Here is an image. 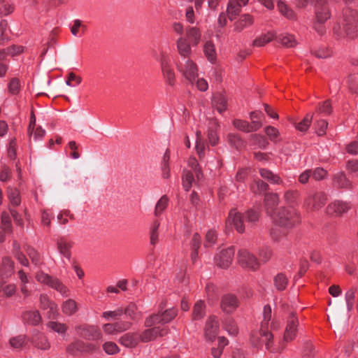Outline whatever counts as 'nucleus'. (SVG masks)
Instances as JSON below:
<instances>
[{
  "instance_id": "f257e3e1",
  "label": "nucleus",
  "mask_w": 358,
  "mask_h": 358,
  "mask_svg": "<svg viewBox=\"0 0 358 358\" xmlns=\"http://www.w3.org/2000/svg\"><path fill=\"white\" fill-rule=\"evenodd\" d=\"M273 226L270 236L275 242L283 241L289 234L291 229L299 222L296 211L292 208H282L273 217Z\"/></svg>"
},
{
  "instance_id": "f03ea898",
  "label": "nucleus",
  "mask_w": 358,
  "mask_h": 358,
  "mask_svg": "<svg viewBox=\"0 0 358 358\" xmlns=\"http://www.w3.org/2000/svg\"><path fill=\"white\" fill-rule=\"evenodd\" d=\"M201 38V30L196 27H187L185 36H180L176 41V49L179 55L183 58L189 57L192 48L199 45Z\"/></svg>"
},
{
  "instance_id": "7ed1b4c3",
  "label": "nucleus",
  "mask_w": 358,
  "mask_h": 358,
  "mask_svg": "<svg viewBox=\"0 0 358 358\" xmlns=\"http://www.w3.org/2000/svg\"><path fill=\"white\" fill-rule=\"evenodd\" d=\"M358 14L356 10L346 8L343 10L339 24L334 28V32L339 36L354 38L357 34Z\"/></svg>"
},
{
  "instance_id": "20e7f679",
  "label": "nucleus",
  "mask_w": 358,
  "mask_h": 358,
  "mask_svg": "<svg viewBox=\"0 0 358 358\" xmlns=\"http://www.w3.org/2000/svg\"><path fill=\"white\" fill-rule=\"evenodd\" d=\"M259 220V213L253 210H248L243 214L231 210L227 218V223L234 227L238 233L245 231V222L254 223Z\"/></svg>"
},
{
  "instance_id": "39448f33",
  "label": "nucleus",
  "mask_w": 358,
  "mask_h": 358,
  "mask_svg": "<svg viewBox=\"0 0 358 358\" xmlns=\"http://www.w3.org/2000/svg\"><path fill=\"white\" fill-rule=\"evenodd\" d=\"M330 17L331 13L327 4L324 2H317L315 6V20L313 22V29L319 34L323 35L326 32L324 23Z\"/></svg>"
},
{
  "instance_id": "423d86ee",
  "label": "nucleus",
  "mask_w": 358,
  "mask_h": 358,
  "mask_svg": "<svg viewBox=\"0 0 358 358\" xmlns=\"http://www.w3.org/2000/svg\"><path fill=\"white\" fill-rule=\"evenodd\" d=\"M184 59H185L184 62H179L177 63V69L186 80L193 83L198 77V66L189 57Z\"/></svg>"
},
{
  "instance_id": "0eeeda50",
  "label": "nucleus",
  "mask_w": 358,
  "mask_h": 358,
  "mask_svg": "<svg viewBox=\"0 0 358 358\" xmlns=\"http://www.w3.org/2000/svg\"><path fill=\"white\" fill-rule=\"evenodd\" d=\"M273 339V334L262 327L259 331H254L250 336V342L254 346L259 347L264 343L266 349L271 352H274L272 349Z\"/></svg>"
},
{
  "instance_id": "6e6552de",
  "label": "nucleus",
  "mask_w": 358,
  "mask_h": 358,
  "mask_svg": "<svg viewBox=\"0 0 358 358\" xmlns=\"http://www.w3.org/2000/svg\"><path fill=\"white\" fill-rule=\"evenodd\" d=\"M327 196L322 192L310 193L304 201V206L308 210L317 211L327 203Z\"/></svg>"
},
{
  "instance_id": "1a4fd4ad",
  "label": "nucleus",
  "mask_w": 358,
  "mask_h": 358,
  "mask_svg": "<svg viewBox=\"0 0 358 358\" xmlns=\"http://www.w3.org/2000/svg\"><path fill=\"white\" fill-rule=\"evenodd\" d=\"M238 262L241 267L250 271H256L259 267L256 257L245 249L238 251Z\"/></svg>"
},
{
  "instance_id": "9d476101",
  "label": "nucleus",
  "mask_w": 358,
  "mask_h": 358,
  "mask_svg": "<svg viewBox=\"0 0 358 358\" xmlns=\"http://www.w3.org/2000/svg\"><path fill=\"white\" fill-rule=\"evenodd\" d=\"M299 324V320L295 313H291L287 319L286 327L283 334V343H289L296 338Z\"/></svg>"
},
{
  "instance_id": "9b49d317",
  "label": "nucleus",
  "mask_w": 358,
  "mask_h": 358,
  "mask_svg": "<svg viewBox=\"0 0 358 358\" xmlns=\"http://www.w3.org/2000/svg\"><path fill=\"white\" fill-rule=\"evenodd\" d=\"M159 62L165 83L169 86H174L176 75L171 65V59L166 55H162L160 58Z\"/></svg>"
},
{
  "instance_id": "f8f14e48",
  "label": "nucleus",
  "mask_w": 358,
  "mask_h": 358,
  "mask_svg": "<svg viewBox=\"0 0 358 358\" xmlns=\"http://www.w3.org/2000/svg\"><path fill=\"white\" fill-rule=\"evenodd\" d=\"M76 331L78 336L90 341L99 340L102 337V334L96 326L80 325L76 327Z\"/></svg>"
},
{
  "instance_id": "ddd939ff",
  "label": "nucleus",
  "mask_w": 358,
  "mask_h": 358,
  "mask_svg": "<svg viewBox=\"0 0 358 358\" xmlns=\"http://www.w3.org/2000/svg\"><path fill=\"white\" fill-rule=\"evenodd\" d=\"M220 324L217 317L210 316L205 324L204 336L206 341H213L218 334Z\"/></svg>"
},
{
  "instance_id": "4468645a",
  "label": "nucleus",
  "mask_w": 358,
  "mask_h": 358,
  "mask_svg": "<svg viewBox=\"0 0 358 358\" xmlns=\"http://www.w3.org/2000/svg\"><path fill=\"white\" fill-rule=\"evenodd\" d=\"M97 349L93 344H87L82 341H76L66 347V352L71 355H78L83 352H92Z\"/></svg>"
},
{
  "instance_id": "2eb2a0df",
  "label": "nucleus",
  "mask_w": 358,
  "mask_h": 358,
  "mask_svg": "<svg viewBox=\"0 0 358 358\" xmlns=\"http://www.w3.org/2000/svg\"><path fill=\"white\" fill-rule=\"evenodd\" d=\"M234 257V248L229 247L220 252L215 258V264L217 266L223 268H228Z\"/></svg>"
},
{
  "instance_id": "dca6fc26",
  "label": "nucleus",
  "mask_w": 358,
  "mask_h": 358,
  "mask_svg": "<svg viewBox=\"0 0 358 358\" xmlns=\"http://www.w3.org/2000/svg\"><path fill=\"white\" fill-rule=\"evenodd\" d=\"M40 308L46 311V315L48 318H55L58 314L57 305L51 301L48 296L42 294L39 296Z\"/></svg>"
},
{
  "instance_id": "f3484780",
  "label": "nucleus",
  "mask_w": 358,
  "mask_h": 358,
  "mask_svg": "<svg viewBox=\"0 0 358 358\" xmlns=\"http://www.w3.org/2000/svg\"><path fill=\"white\" fill-rule=\"evenodd\" d=\"M168 333V329L165 327H155L151 329L145 330L141 335H139L140 341L149 342L155 339L158 336H164Z\"/></svg>"
},
{
  "instance_id": "a211bd4d",
  "label": "nucleus",
  "mask_w": 358,
  "mask_h": 358,
  "mask_svg": "<svg viewBox=\"0 0 358 358\" xmlns=\"http://www.w3.org/2000/svg\"><path fill=\"white\" fill-rule=\"evenodd\" d=\"M233 125L239 131L250 133L259 129L263 124L257 120H252V123H250L246 120L236 119L233 121Z\"/></svg>"
},
{
  "instance_id": "6ab92c4d",
  "label": "nucleus",
  "mask_w": 358,
  "mask_h": 358,
  "mask_svg": "<svg viewBox=\"0 0 358 358\" xmlns=\"http://www.w3.org/2000/svg\"><path fill=\"white\" fill-rule=\"evenodd\" d=\"M351 208L349 203L342 201H334L329 203L327 208L329 215L333 216H341L347 213Z\"/></svg>"
},
{
  "instance_id": "aec40b11",
  "label": "nucleus",
  "mask_w": 358,
  "mask_h": 358,
  "mask_svg": "<svg viewBox=\"0 0 358 358\" xmlns=\"http://www.w3.org/2000/svg\"><path fill=\"white\" fill-rule=\"evenodd\" d=\"M279 197L277 194L268 193L265 195L264 205L266 213L273 219V215L278 213L279 209L275 212L276 206L278 205Z\"/></svg>"
},
{
  "instance_id": "412c9836",
  "label": "nucleus",
  "mask_w": 358,
  "mask_h": 358,
  "mask_svg": "<svg viewBox=\"0 0 358 358\" xmlns=\"http://www.w3.org/2000/svg\"><path fill=\"white\" fill-rule=\"evenodd\" d=\"M56 243L60 255L69 260L71 257V249L73 247V242L64 237H60L57 238Z\"/></svg>"
},
{
  "instance_id": "4be33fe9",
  "label": "nucleus",
  "mask_w": 358,
  "mask_h": 358,
  "mask_svg": "<svg viewBox=\"0 0 358 358\" xmlns=\"http://www.w3.org/2000/svg\"><path fill=\"white\" fill-rule=\"evenodd\" d=\"M13 268L14 263L10 258H3L0 266V280H5L11 277L13 273Z\"/></svg>"
},
{
  "instance_id": "5701e85b",
  "label": "nucleus",
  "mask_w": 358,
  "mask_h": 358,
  "mask_svg": "<svg viewBox=\"0 0 358 358\" xmlns=\"http://www.w3.org/2000/svg\"><path fill=\"white\" fill-rule=\"evenodd\" d=\"M11 231L12 226L10 216L7 213H3L0 224V243L3 242L6 236L10 234Z\"/></svg>"
},
{
  "instance_id": "b1692460",
  "label": "nucleus",
  "mask_w": 358,
  "mask_h": 358,
  "mask_svg": "<svg viewBox=\"0 0 358 358\" xmlns=\"http://www.w3.org/2000/svg\"><path fill=\"white\" fill-rule=\"evenodd\" d=\"M213 106L220 113L225 111L227 108V99L225 92H216L212 99Z\"/></svg>"
},
{
  "instance_id": "393cba45",
  "label": "nucleus",
  "mask_w": 358,
  "mask_h": 358,
  "mask_svg": "<svg viewBox=\"0 0 358 358\" xmlns=\"http://www.w3.org/2000/svg\"><path fill=\"white\" fill-rule=\"evenodd\" d=\"M238 306V299L233 294H226L222 299L221 307L224 312L231 313L234 311Z\"/></svg>"
},
{
  "instance_id": "a878e982",
  "label": "nucleus",
  "mask_w": 358,
  "mask_h": 358,
  "mask_svg": "<svg viewBox=\"0 0 358 358\" xmlns=\"http://www.w3.org/2000/svg\"><path fill=\"white\" fill-rule=\"evenodd\" d=\"M333 185L336 188L350 189L352 188V182L346 177L343 172H339L334 176Z\"/></svg>"
},
{
  "instance_id": "bb28decb",
  "label": "nucleus",
  "mask_w": 358,
  "mask_h": 358,
  "mask_svg": "<svg viewBox=\"0 0 358 358\" xmlns=\"http://www.w3.org/2000/svg\"><path fill=\"white\" fill-rule=\"evenodd\" d=\"M119 341L127 348H134L140 341L139 335L136 333H127L120 337Z\"/></svg>"
},
{
  "instance_id": "cd10ccee",
  "label": "nucleus",
  "mask_w": 358,
  "mask_h": 358,
  "mask_svg": "<svg viewBox=\"0 0 358 358\" xmlns=\"http://www.w3.org/2000/svg\"><path fill=\"white\" fill-rule=\"evenodd\" d=\"M22 319L26 324L37 325L41 321V317L38 310L26 311L22 315Z\"/></svg>"
},
{
  "instance_id": "c85d7f7f",
  "label": "nucleus",
  "mask_w": 358,
  "mask_h": 358,
  "mask_svg": "<svg viewBox=\"0 0 358 358\" xmlns=\"http://www.w3.org/2000/svg\"><path fill=\"white\" fill-rule=\"evenodd\" d=\"M160 227V221L155 220L150 227V243L152 245H155L159 241V229Z\"/></svg>"
},
{
  "instance_id": "c756f323",
  "label": "nucleus",
  "mask_w": 358,
  "mask_h": 358,
  "mask_svg": "<svg viewBox=\"0 0 358 358\" xmlns=\"http://www.w3.org/2000/svg\"><path fill=\"white\" fill-rule=\"evenodd\" d=\"M78 310V304L73 299H67L62 305V310L66 315H72Z\"/></svg>"
},
{
  "instance_id": "7c9ffc66",
  "label": "nucleus",
  "mask_w": 358,
  "mask_h": 358,
  "mask_svg": "<svg viewBox=\"0 0 358 358\" xmlns=\"http://www.w3.org/2000/svg\"><path fill=\"white\" fill-rule=\"evenodd\" d=\"M253 18L248 14L241 15L240 19L235 23V29L237 31H242L244 28L248 27L253 24Z\"/></svg>"
},
{
  "instance_id": "2f4dec72",
  "label": "nucleus",
  "mask_w": 358,
  "mask_h": 358,
  "mask_svg": "<svg viewBox=\"0 0 358 358\" xmlns=\"http://www.w3.org/2000/svg\"><path fill=\"white\" fill-rule=\"evenodd\" d=\"M33 343L38 349L48 350L50 348V345L46 337L42 334H38L33 337Z\"/></svg>"
},
{
  "instance_id": "473e14b6",
  "label": "nucleus",
  "mask_w": 358,
  "mask_h": 358,
  "mask_svg": "<svg viewBox=\"0 0 358 358\" xmlns=\"http://www.w3.org/2000/svg\"><path fill=\"white\" fill-rule=\"evenodd\" d=\"M50 287L57 290L64 296H68L70 294L69 288L58 278H53Z\"/></svg>"
},
{
  "instance_id": "72a5a7b5",
  "label": "nucleus",
  "mask_w": 358,
  "mask_h": 358,
  "mask_svg": "<svg viewBox=\"0 0 358 358\" xmlns=\"http://www.w3.org/2000/svg\"><path fill=\"white\" fill-rule=\"evenodd\" d=\"M224 329L229 335L236 336L238 334V328L235 321L231 317H227L223 322Z\"/></svg>"
},
{
  "instance_id": "f704fd0d",
  "label": "nucleus",
  "mask_w": 358,
  "mask_h": 358,
  "mask_svg": "<svg viewBox=\"0 0 358 358\" xmlns=\"http://www.w3.org/2000/svg\"><path fill=\"white\" fill-rule=\"evenodd\" d=\"M260 176L273 184H282V180L279 176L273 174L271 171L266 169H259Z\"/></svg>"
},
{
  "instance_id": "c9c22d12",
  "label": "nucleus",
  "mask_w": 358,
  "mask_h": 358,
  "mask_svg": "<svg viewBox=\"0 0 358 358\" xmlns=\"http://www.w3.org/2000/svg\"><path fill=\"white\" fill-rule=\"evenodd\" d=\"M203 52L209 62L213 63L216 60L217 55L214 44L210 41H207L203 46Z\"/></svg>"
},
{
  "instance_id": "e433bc0d",
  "label": "nucleus",
  "mask_w": 358,
  "mask_h": 358,
  "mask_svg": "<svg viewBox=\"0 0 358 358\" xmlns=\"http://www.w3.org/2000/svg\"><path fill=\"white\" fill-rule=\"evenodd\" d=\"M241 6L236 3V0H230L227 8V12L229 16V18L232 20L235 18L241 12Z\"/></svg>"
},
{
  "instance_id": "4c0bfd02",
  "label": "nucleus",
  "mask_w": 358,
  "mask_h": 358,
  "mask_svg": "<svg viewBox=\"0 0 358 358\" xmlns=\"http://www.w3.org/2000/svg\"><path fill=\"white\" fill-rule=\"evenodd\" d=\"M275 34L272 31H268L266 34L260 35L253 42V45L257 47H262L271 41L274 37Z\"/></svg>"
},
{
  "instance_id": "58836bf2",
  "label": "nucleus",
  "mask_w": 358,
  "mask_h": 358,
  "mask_svg": "<svg viewBox=\"0 0 358 358\" xmlns=\"http://www.w3.org/2000/svg\"><path fill=\"white\" fill-rule=\"evenodd\" d=\"M26 252L30 258L32 264L36 266H41L43 264V260L40 254L34 248L27 246L26 248Z\"/></svg>"
},
{
  "instance_id": "ea45409f",
  "label": "nucleus",
  "mask_w": 358,
  "mask_h": 358,
  "mask_svg": "<svg viewBox=\"0 0 358 358\" xmlns=\"http://www.w3.org/2000/svg\"><path fill=\"white\" fill-rule=\"evenodd\" d=\"M279 12L288 20H294L296 15L283 1H279L277 3Z\"/></svg>"
},
{
  "instance_id": "a19ab883",
  "label": "nucleus",
  "mask_w": 358,
  "mask_h": 358,
  "mask_svg": "<svg viewBox=\"0 0 358 358\" xmlns=\"http://www.w3.org/2000/svg\"><path fill=\"white\" fill-rule=\"evenodd\" d=\"M169 199L167 196H162L159 200L157 202L154 214L156 217L160 216L162 213L166 210L168 206Z\"/></svg>"
},
{
  "instance_id": "79ce46f5",
  "label": "nucleus",
  "mask_w": 358,
  "mask_h": 358,
  "mask_svg": "<svg viewBox=\"0 0 358 358\" xmlns=\"http://www.w3.org/2000/svg\"><path fill=\"white\" fill-rule=\"evenodd\" d=\"M206 306L203 301H197L193 308V320H201L205 315Z\"/></svg>"
},
{
  "instance_id": "37998d69",
  "label": "nucleus",
  "mask_w": 358,
  "mask_h": 358,
  "mask_svg": "<svg viewBox=\"0 0 358 358\" xmlns=\"http://www.w3.org/2000/svg\"><path fill=\"white\" fill-rule=\"evenodd\" d=\"M17 290L16 285L13 283L6 285L5 280H0V292L8 297L13 296Z\"/></svg>"
},
{
  "instance_id": "c03bdc74",
  "label": "nucleus",
  "mask_w": 358,
  "mask_h": 358,
  "mask_svg": "<svg viewBox=\"0 0 358 358\" xmlns=\"http://www.w3.org/2000/svg\"><path fill=\"white\" fill-rule=\"evenodd\" d=\"M278 40L287 48H292L296 45V41L293 35L289 34H282L278 37Z\"/></svg>"
},
{
  "instance_id": "a18cd8bd",
  "label": "nucleus",
  "mask_w": 358,
  "mask_h": 358,
  "mask_svg": "<svg viewBox=\"0 0 358 358\" xmlns=\"http://www.w3.org/2000/svg\"><path fill=\"white\" fill-rule=\"evenodd\" d=\"M194 181L192 171L184 170L182 174V186L186 191H189Z\"/></svg>"
},
{
  "instance_id": "49530a36",
  "label": "nucleus",
  "mask_w": 358,
  "mask_h": 358,
  "mask_svg": "<svg viewBox=\"0 0 358 358\" xmlns=\"http://www.w3.org/2000/svg\"><path fill=\"white\" fill-rule=\"evenodd\" d=\"M250 141L252 145H257L261 148H265L268 142L267 139L260 134H252L250 136Z\"/></svg>"
},
{
  "instance_id": "de8ad7c7",
  "label": "nucleus",
  "mask_w": 358,
  "mask_h": 358,
  "mask_svg": "<svg viewBox=\"0 0 358 358\" xmlns=\"http://www.w3.org/2000/svg\"><path fill=\"white\" fill-rule=\"evenodd\" d=\"M288 283V278L283 273H278L274 278V285L279 291L285 289Z\"/></svg>"
},
{
  "instance_id": "09e8293b",
  "label": "nucleus",
  "mask_w": 358,
  "mask_h": 358,
  "mask_svg": "<svg viewBox=\"0 0 358 358\" xmlns=\"http://www.w3.org/2000/svg\"><path fill=\"white\" fill-rule=\"evenodd\" d=\"M8 197L10 203L15 206H19L21 203L20 192L15 188L9 187L8 189Z\"/></svg>"
},
{
  "instance_id": "8fccbe9b",
  "label": "nucleus",
  "mask_w": 358,
  "mask_h": 358,
  "mask_svg": "<svg viewBox=\"0 0 358 358\" xmlns=\"http://www.w3.org/2000/svg\"><path fill=\"white\" fill-rule=\"evenodd\" d=\"M86 30L87 26L84 24L81 20L77 19L73 22L71 32L73 36H76L80 34H84Z\"/></svg>"
},
{
  "instance_id": "3c124183",
  "label": "nucleus",
  "mask_w": 358,
  "mask_h": 358,
  "mask_svg": "<svg viewBox=\"0 0 358 358\" xmlns=\"http://www.w3.org/2000/svg\"><path fill=\"white\" fill-rule=\"evenodd\" d=\"M356 291V288L351 287L345 293V299L348 311L352 310L354 307Z\"/></svg>"
},
{
  "instance_id": "603ef678",
  "label": "nucleus",
  "mask_w": 358,
  "mask_h": 358,
  "mask_svg": "<svg viewBox=\"0 0 358 358\" xmlns=\"http://www.w3.org/2000/svg\"><path fill=\"white\" fill-rule=\"evenodd\" d=\"M165 323L163 322V320H162V316L160 313L157 314H155L147 318L145 321V325L148 327H159L158 325H163Z\"/></svg>"
},
{
  "instance_id": "864d4df0",
  "label": "nucleus",
  "mask_w": 358,
  "mask_h": 358,
  "mask_svg": "<svg viewBox=\"0 0 358 358\" xmlns=\"http://www.w3.org/2000/svg\"><path fill=\"white\" fill-rule=\"evenodd\" d=\"M14 255L18 262L24 266H29V261L24 254L20 252V245L15 242L13 243Z\"/></svg>"
},
{
  "instance_id": "5fc2aeb1",
  "label": "nucleus",
  "mask_w": 358,
  "mask_h": 358,
  "mask_svg": "<svg viewBox=\"0 0 358 358\" xmlns=\"http://www.w3.org/2000/svg\"><path fill=\"white\" fill-rule=\"evenodd\" d=\"M124 313L132 320H138L141 317L140 312L138 311V308L134 303H129L124 310Z\"/></svg>"
},
{
  "instance_id": "6e6d98bb",
  "label": "nucleus",
  "mask_w": 358,
  "mask_h": 358,
  "mask_svg": "<svg viewBox=\"0 0 358 358\" xmlns=\"http://www.w3.org/2000/svg\"><path fill=\"white\" fill-rule=\"evenodd\" d=\"M314 115L307 114L304 118L296 125V129L300 131H306L310 126Z\"/></svg>"
},
{
  "instance_id": "4d7b16f0",
  "label": "nucleus",
  "mask_w": 358,
  "mask_h": 358,
  "mask_svg": "<svg viewBox=\"0 0 358 358\" xmlns=\"http://www.w3.org/2000/svg\"><path fill=\"white\" fill-rule=\"evenodd\" d=\"M200 245H201V237L199 234L195 233L192 236V243H191L192 248L193 250V252L191 255L192 260H194L196 258L197 255H198V250L200 247Z\"/></svg>"
},
{
  "instance_id": "13d9d810",
  "label": "nucleus",
  "mask_w": 358,
  "mask_h": 358,
  "mask_svg": "<svg viewBox=\"0 0 358 358\" xmlns=\"http://www.w3.org/2000/svg\"><path fill=\"white\" fill-rule=\"evenodd\" d=\"M268 187L266 182L260 180H255L251 185V190L255 194H262L267 189Z\"/></svg>"
},
{
  "instance_id": "bf43d9fd",
  "label": "nucleus",
  "mask_w": 358,
  "mask_h": 358,
  "mask_svg": "<svg viewBox=\"0 0 358 358\" xmlns=\"http://www.w3.org/2000/svg\"><path fill=\"white\" fill-rule=\"evenodd\" d=\"M36 280L41 283L48 285L50 287L52 281L53 280V277L49 275L47 273H45L44 272L40 271H38L35 276Z\"/></svg>"
},
{
  "instance_id": "052dcab7",
  "label": "nucleus",
  "mask_w": 358,
  "mask_h": 358,
  "mask_svg": "<svg viewBox=\"0 0 358 358\" xmlns=\"http://www.w3.org/2000/svg\"><path fill=\"white\" fill-rule=\"evenodd\" d=\"M196 150L200 159L204 157L205 145L201 140V132L196 131Z\"/></svg>"
},
{
  "instance_id": "680f3d73",
  "label": "nucleus",
  "mask_w": 358,
  "mask_h": 358,
  "mask_svg": "<svg viewBox=\"0 0 358 358\" xmlns=\"http://www.w3.org/2000/svg\"><path fill=\"white\" fill-rule=\"evenodd\" d=\"M162 316V320L164 323H168L173 320L177 315V310L175 308H170L160 313Z\"/></svg>"
},
{
  "instance_id": "e2e57ef3",
  "label": "nucleus",
  "mask_w": 358,
  "mask_h": 358,
  "mask_svg": "<svg viewBox=\"0 0 358 358\" xmlns=\"http://www.w3.org/2000/svg\"><path fill=\"white\" fill-rule=\"evenodd\" d=\"M331 113V106L329 101H325L320 104L317 109L315 114H322V115H327Z\"/></svg>"
},
{
  "instance_id": "0e129e2a",
  "label": "nucleus",
  "mask_w": 358,
  "mask_h": 358,
  "mask_svg": "<svg viewBox=\"0 0 358 358\" xmlns=\"http://www.w3.org/2000/svg\"><path fill=\"white\" fill-rule=\"evenodd\" d=\"M265 133L271 141L276 142L280 136L278 129L272 126H267L265 129Z\"/></svg>"
},
{
  "instance_id": "69168bd1",
  "label": "nucleus",
  "mask_w": 358,
  "mask_h": 358,
  "mask_svg": "<svg viewBox=\"0 0 358 358\" xmlns=\"http://www.w3.org/2000/svg\"><path fill=\"white\" fill-rule=\"evenodd\" d=\"M103 349L108 355H115L120 351V348L116 343L112 341L106 342L103 345Z\"/></svg>"
},
{
  "instance_id": "338daca9",
  "label": "nucleus",
  "mask_w": 358,
  "mask_h": 358,
  "mask_svg": "<svg viewBox=\"0 0 358 358\" xmlns=\"http://www.w3.org/2000/svg\"><path fill=\"white\" fill-rule=\"evenodd\" d=\"M26 338L23 335H20L10 339L9 343L12 348L17 349L22 348L25 344Z\"/></svg>"
},
{
  "instance_id": "774afa93",
  "label": "nucleus",
  "mask_w": 358,
  "mask_h": 358,
  "mask_svg": "<svg viewBox=\"0 0 358 358\" xmlns=\"http://www.w3.org/2000/svg\"><path fill=\"white\" fill-rule=\"evenodd\" d=\"M217 234L214 230H209L206 235L204 246L206 248L212 247L216 242Z\"/></svg>"
}]
</instances>
